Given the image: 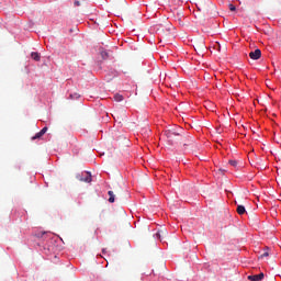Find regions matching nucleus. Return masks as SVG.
Returning a JSON list of instances; mask_svg holds the SVG:
<instances>
[{
    "instance_id": "nucleus-1",
    "label": "nucleus",
    "mask_w": 281,
    "mask_h": 281,
    "mask_svg": "<svg viewBox=\"0 0 281 281\" xmlns=\"http://www.w3.org/2000/svg\"><path fill=\"white\" fill-rule=\"evenodd\" d=\"M165 135H166L167 139H169V142H172V139H175V137H179V135H181V133L176 130H166Z\"/></svg>"
},
{
    "instance_id": "nucleus-2",
    "label": "nucleus",
    "mask_w": 281,
    "mask_h": 281,
    "mask_svg": "<svg viewBox=\"0 0 281 281\" xmlns=\"http://www.w3.org/2000/svg\"><path fill=\"white\" fill-rule=\"evenodd\" d=\"M260 56H262V52L259 48H257L255 52L249 53V57L251 58V60H258L260 59Z\"/></svg>"
},
{
    "instance_id": "nucleus-3",
    "label": "nucleus",
    "mask_w": 281,
    "mask_h": 281,
    "mask_svg": "<svg viewBox=\"0 0 281 281\" xmlns=\"http://www.w3.org/2000/svg\"><path fill=\"white\" fill-rule=\"evenodd\" d=\"M248 280L250 281H261L265 280V273H259V274H252V276H248Z\"/></svg>"
},
{
    "instance_id": "nucleus-4",
    "label": "nucleus",
    "mask_w": 281,
    "mask_h": 281,
    "mask_svg": "<svg viewBox=\"0 0 281 281\" xmlns=\"http://www.w3.org/2000/svg\"><path fill=\"white\" fill-rule=\"evenodd\" d=\"M45 133H47V127H43L38 133H36L32 139H41V137H43V135H45Z\"/></svg>"
},
{
    "instance_id": "nucleus-5",
    "label": "nucleus",
    "mask_w": 281,
    "mask_h": 281,
    "mask_svg": "<svg viewBox=\"0 0 281 281\" xmlns=\"http://www.w3.org/2000/svg\"><path fill=\"white\" fill-rule=\"evenodd\" d=\"M79 180L83 181L85 183H91V173L86 172L85 177H81Z\"/></svg>"
},
{
    "instance_id": "nucleus-6",
    "label": "nucleus",
    "mask_w": 281,
    "mask_h": 281,
    "mask_svg": "<svg viewBox=\"0 0 281 281\" xmlns=\"http://www.w3.org/2000/svg\"><path fill=\"white\" fill-rule=\"evenodd\" d=\"M167 235L168 233L166 231H159L158 233H156L155 237L161 240V238H164V236H167Z\"/></svg>"
},
{
    "instance_id": "nucleus-7",
    "label": "nucleus",
    "mask_w": 281,
    "mask_h": 281,
    "mask_svg": "<svg viewBox=\"0 0 281 281\" xmlns=\"http://www.w3.org/2000/svg\"><path fill=\"white\" fill-rule=\"evenodd\" d=\"M31 57L33 58V60H36V63H38L41 60V54L33 52L31 53Z\"/></svg>"
},
{
    "instance_id": "nucleus-8",
    "label": "nucleus",
    "mask_w": 281,
    "mask_h": 281,
    "mask_svg": "<svg viewBox=\"0 0 281 281\" xmlns=\"http://www.w3.org/2000/svg\"><path fill=\"white\" fill-rule=\"evenodd\" d=\"M109 203H115V194L113 193V191H109Z\"/></svg>"
},
{
    "instance_id": "nucleus-9",
    "label": "nucleus",
    "mask_w": 281,
    "mask_h": 281,
    "mask_svg": "<svg viewBox=\"0 0 281 281\" xmlns=\"http://www.w3.org/2000/svg\"><path fill=\"white\" fill-rule=\"evenodd\" d=\"M245 212H246L245 206L237 205V214H239V216H243V214H245Z\"/></svg>"
},
{
    "instance_id": "nucleus-10",
    "label": "nucleus",
    "mask_w": 281,
    "mask_h": 281,
    "mask_svg": "<svg viewBox=\"0 0 281 281\" xmlns=\"http://www.w3.org/2000/svg\"><path fill=\"white\" fill-rule=\"evenodd\" d=\"M114 100L115 102H122V100H124V95L116 93L114 94Z\"/></svg>"
},
{
    "instance_id": "nucleus-11",
    "label": "nucleus",
    "mask_w": 281,
    "mask_h": 281,
    "mask_svg": "<svg viewBox=\"0 0 281 281\" xmlns=\"http://www.w3.org/2000/svg\"><path fill=\"white\" fill-rule=\"evenodd\" d=\"M101 57L103 58V60H106V58H109V52L101 50Z\"/></svg>"
},
{
    "instance_id": "nucleus-12",
    "label": "nucleus",
    "mask_w": 281,
    "mask_h": 281,
    "mask_svg": "<svg viewBox=\"0 0 281 281\" xmlns=\"http://www.w3.org/2000/svg\"><path fill=\"white\" fill-rule=\"evenodd\" d=\"M228 164L233 166V168H236V166H238V161L236 160H229Z\"/></svg>"
},
{
    "instance_id": "nucleus-13",
    "label": "nucleus",
    "mask_w": 281,
    "mask_h": 281,
    "mask_svg": "<svg viewBox=\"0 0 281 281\" xmlns=\"http://www.w3.org/2000/svg\"><path fill=\"white\" fill-rule=\"evenodd\" d=\"M200 49H205V42L202 40L199 45Z\"/></svg>"
},
{
    "instance_id": "nucleus-14",
    "label": "nucleus",
    "mask_w": 281,
    "mask_h": 281,
    "mask_svg": "<svg viewBox=\"0 0 281 281\" xmlns=\"http://www.w3.org/2000/svg\"><path fill=\"white\" fill-rule=\"evenodd\" d=\"M43 236H47V232H42L37 234V238H43Z\"/></svg>"
},
{
    "instance_id": "nucleus-15",
    "label": "nucleus",
    "mask_w": 281,
    "mask_h": 281,
    "mask_svg": "<svg viewBox=\"0 0 281 281\" xmlns=\"http://www.w3.org/2000/svg\"><path fill=\"white\" fill-rule=\"evenodd\" d=\"M228 8H229L231 12H236V5L229 4Z\"/></svg>"
},
{
    "instance_id": "nucleus-16",
    "label": "nucleus",
    "mask_w": 281,
    "mask_h": 281,
    "mask_svg": "<svg viewBox=\"0 0 281 281\" xmlns=\"http://www.w3.org/2000/svg\"><path fill=\"white\" fill-rule=\"evenodd\" d=\"M268 256H269V252L266 251V252H263V254L260 256V258H268Z\"/></svg>"
},
{
    "instance_id": "nucleus-17",
    "label": "nucleus",
    "mask_w": 281,
    "mask_h": 281,
    "mask_svg": "<svg viewBox=\"0 0 281 281\" xmlns=\"http://www.w3.org/2000/svg\"><path fill=\"white\" fill-rule=\"evenodd\" d=\"M74 4L78 8L80 7V1H75Z\"/></svg>"
},
{
    "instance_id": "nucleus-18",
    "label": "nucleus",
    "mask_w": 281,
    "mask_h": 281,
    "mask_svg": "<svg viewBox=\"0 0 281 281\" xmlns=\"http://www.w3.org/2000/svg\"><path fill=\"white\" fill-rule=\"evenodd\" d=\"M192 140L189 142V144L184 143L183 146H190Z\"/></svg>"
},
{
    "instance_id": "nucleus-19",
    "label": "nucleus",
    "mask_w": 281,
    "mask_h": 281,
    "mask_svg": "<svg viewBox=\"0 0 281 281\" xmlns=\"http://www.w3.org/2000/svg\"><path fill=\"white\" fill-rule=\"evenodd\" d=\"M217 49L218 52H221V44H217Z\"/></svg>"
}]
</instances>
